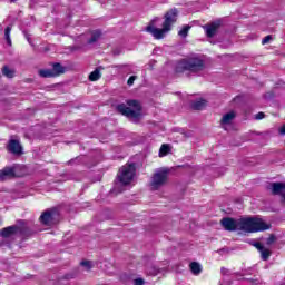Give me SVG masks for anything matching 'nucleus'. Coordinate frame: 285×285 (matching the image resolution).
Returning <instances> with one entry per match:
<instances>
[{
	"instance_id": "nucleus-20",
	"label": "nucleus",
	"mask_w": 285,
	"mask_h": 285,
	"mask_svg": "<svg viewBox=\"0 0 285 285\" xmlns=\"http://www.w3.org/2000/svg\"><path fill=\"white\" fill-rule=\"evenodd\" d=\"M193 110H204L206 108V100L200 99L191 104Z\"/></svg>"
},
{
	"instance_id": "nucleus-21",
	"label": "nucleus",
	"mask_w": 285,
	"mask_h": 285,
	"mask_svg": "<svg viewBox=\"0 0 285 285\" xmlns=\"http://www.w3.org/2000/svg\"><path fill=\"white\" fill-rule=\"evenodd\" d=\"M259 253L263 262H268V258L273 255V252L266 247H263Z\"/></svg>"
},
{
	"instance_id": "nucleus-4",
	"label": "nucleus",
	"mask_w": 285,
	"mask_h": 285,
	"mask_svg": "<svg viewBox=\"0 0 285 285\" xmlns=\"http://www.w3.org/2000/svg\"><path fill=\"white\" fill-rule=\"evenodd\" d=\"M1 237L8 238L12 237V235H21V237H30L32 232L30 227L26 226V220H18V225H12L3 228L0 232Z\"/></svg>"
},
{
	"instance_id": "nucleus-28",
	"label": "nucleus",
	"mask_w": 285,
	"mask_h": 285,
	"mask_svg": "<svg viewBox=\"0 0 285 285\" xmlns=\"http://www.w3.org/2000/svg\"><path fill=\"white\" fill-rule=\"evenodd\" d=\"M275 242H277V237L275 236V234H271L269 237L266 239V245L273 246Z\"/></svg>"
},
{
	"instance_id": "nucleus-41",
	"label": "nucleus",
	"mask_w": 285,
	"mask_h": 285,
	"mask_svg": "<svg viewBox=\"0 0 285 285\" xmlns=\"http://www.w3.org/2000/svg\"><path fill=\"white\" fill-rule=\"evenodd\" d=\"M10 3H17V0H9Z\"/></svg>"
},
{
	"instance_id": "nucleus-15",
	"label": "nucleus",
	"mask_w": 285,
	"mask_h": 285,
	"mask_svg": "<svg viewBox=\"0 0 285 285\" xmlns=\"http://www.w3.org/2000/svg\"><path fill=\"white\" fill-rule=\"evenodd\" d=\"M8 150L9 153H12V155H22L23 147L21 146V142L17 139H10L8 142Z\"/></svg>"
},
{
	"instance_id": "nucleus-24",
	"label": "nucleus",
	"mask_w": 285,
	"mask_h": 285,
	"mask_svg": "<svg viewBox=\"0 0 285 285\" xmlns=\"http://www.w3.org/2000/svg\"><path fill=\"white\" fill-rule=\"evenodd\" d=\"M79 164H83V156H77L67 161V166H79Z\"/></svg>"
},
{
	"instance_id": "nucleus-32",
	"label": "nucleus",
	"mask_w": 285,
	"mask_h": 285,
	"mask_svg": "<svg viewBox=\"0 0 285 285\" xmlns=\"http://www.w3.org/2000/svg\"><path fill=\"white\" fill-rule=\"evenodd\" d=\"M137 81V76H130L127 80V86H132Z\"/></svg>"
},
{
	"instance_id": "nucleus-1",
	"label": "nucleus",
	"mask_w": 285,
	"mask_h": 285,
	"mask_svg": "<svg viewBox=\"0 0 285 285\" xmlns=\"http://www.w3.org/2000/svg\"><path fill=\"white\" fill-rule=\"evenodd\" d=\"M271 224H267L262 218L247 216L238 218V230L240 233H262L269 230Z\"/></svg>"
},
{
	"instance_id": "nucleus-9",
	"label": "nucleus",
	"mask_w": 285,
	"mask_h": 285,
	"mask_svg": "<svg viewBox=\"0 0 285 285\" xmlns=\"http://www.w3.org/2000/svg\"><path fill=\"white\" fill-rule=\"evenodd\" d=\"M59 217V213L57 209H47L45 210L39 218V222L43 224V226H52L57 224V218Z\"/></svg>"
},
{
	"instance_id": "nucleus-39",
	"label": "nucleus",
	"mask_w": 285,
	"mask_h": 285,
	"mask_svg": "<svg viewBox=\"0 0 285 285\" xmlns=\"http://www.w3.org/2000/svg\"><path fill=\"white\" fill-rule=\"evenodd\" d=\"M220 273L222 275H228V269L226 267H222Z\"/></svg>"
},
{
	"instance_id": "nucleus-40",
	"label": "nucleus",
	"mask_w": 285,
	"mask_h": 285,
	"mask_svg": "<svg viewBox=\"0 0 285 285\" xmlns=\"http://www.w3.org/2000/svg\"><path fill=\"white\" fill-rule=\"evenodd\" d=\"M281 135H285V125L279 129Z\"/></svg>"
},
{
	"instance_id": "nucleus-35",
	"label": "nucleus",
	"mask_w": 285,
	"mask_h": 285,
	"mask_svg": "<svg viewBox=\"0 0 285 285\" xmlns=\"http://www.w3.org/2000/svg\"><path fill=\"white\" fill-rule=\"evenodd\" d=\"M264 117H266V114L259 111L258 114H256L255 119L259 120V119H264Z\"/></svg>"
},
{
	"instance_id": "nucleus-22",
	"label": "nucleus",
	"mask_w": 285,
	"mask_h": 285,
	"mask_svg": "<svg viewBox=\"0 0 285 285\" xmlns=\"http://www.w3.org/2000/svg\"><path fill=\"white\" fill-rule=\"evenodd\" d=\"M101 79V71H99V68H96L90 75H89V81H99Z\"/></svg>"
},
{
	"instance_id": "nucleus-8",
	"label": "nucleus",
	"mask_w": 285,
	"mask_h": 285,
	"mask_svg": "<svg viewBox=\"0 0 285 285\" xmlns=\"http://www.w3.org/2000/svg\"><path fill=\"white\" fill-rule=\"evenodd\" d=\"M157 21H159V18L151 20L150 24L147 26L146 31L149 32V35H153L154 39H164V37H166V32H170V29L166 26H163L161 29L156 28L155 22Z\"/></svg>"
},
{
	"instance_id": "nucleus-30",
	"label": "nucleus",
	"mask_w": 285,
	"mask_h": 285,
	"mask_svg": "<svg viewBox=\"0 0 285 285\" xmlns=\"http://www.w3.org/2000/svg\"><path fill=\"white\" fill-rule=\"evenodd\" d=\"M80 264H81V266L87 268V271H90V268H92V262H90V261H82Z\"/></svg>"
},
{
	"instance_id": "nucleus-7",
	"label": "nucleus",
	"mask_w": 285,
	"mask_h": 285,
	"mask_svg": "<svg viewBox=\"0 0 285 285\" xmlns=\"http://www.w3.org/2000/svg\"><path fill=\"white\" fill-rule=\"evenodd\" d=\"M66 72V67L61 66L59 62H55L51 69H40L38 71L39 77L42 79H52L55 77H60Z\"/></svg>"
},
{
	"instance_id": "nucleus-25",
	"label": "nucleus",
	"mask_w": 285,
	"mask_h": 285,
	"mask_svg": "<svg viewBox=\"0 0 285 285\" xmlns=\"http://www.w3.org/2000/svg\"><path fill=\"white\" fill-rule=\"evenodd\" d=\"M170 154V145L164 144L159 149V157H166V155Z\"/></svg>"
},
{
	"instance_id": "nucleus-18",
	"label": "nucleus",
	"mask_w": 285,
	"mask_h": 285,
	"mask_svg": "<svg viewBox=\"0 0 285 285\" xmlns=\"http://www.w3.org/2000/svg\"><path fill=\"white\" fill-rule=\"evenodd\" d=\"M233 119H235V111H229L223 116L222 124L228 125L233 121Z\"/></svg>"
},
{
	"instance_id": "nucleus-34",
	"label": "nucleus",
	"mask_w": 285,
	"mask_h": 285,
	"mask_svg": "<svg viewBox=\"0 0 285 285\" xmlns=\"http://www.w3.org/2000/svg\"><path fill=\"white\" fill-rule=\"evenodd\" d=\"M23 35H24L28 43H30V46H32V38H30V33H28V31H23Z\"/></svg>"
},
{
	"instance_id": "nucleus-11",
	"label": "nucleus",
	"mask_w": 285,
	"mask_h": 285,
	"mask_svg": "<svg viewBox=\"0 0 285 285\" xmlns=\"http://www.w3.org/2000/svg\"><path fill=\"white\" fill-rule=\"evenodd\" d=\"M179 17V11L177 8H173L168 10L164 16V22L163 26L167 28L168 30H173V24L177 23V18Z\"/></svg>"
},
{
	"instance_id": "nucleus-13",
	"label": "nucleus",
	"mask_w": 285,
	"mask_h": 285,
	"mask_svg": "<svg viewBox=\"0 0 285 285\" xmlns=\"http://www.w3.org/2000/svg\"><path fill=\"white\" fill-rule=\"evenodd\" d=\"M266 188L272 195H278L285 199V183H269Z\"/></svg>"
},
{
	"instance_id": "nucleus-2",
	"label": "nucleus",
	"mask_w": 285,
	"mask_h": 285,
	"mask_svg": "<svg viewBox=\"0 0 285 285\" xmlns=\"http://www.w3.org/2000/svg\"><path fill=\"white\" fill-rule=\"evenodd\" d=\"M206 69V62L199 56H191L181 59L176 66V72H191V75H199Z\"/></svg>"
},
{
	"instance_id": "nucleus-38",
	"label": "nucleus",
	"mask_w": 285,
	"mask_h": 285,
	"mask_svg": "<svg viewBox=\"0 0 285 285\" xmlns=\"http://www.w3.org/2000/svg\"><path fill=\"white\" fill-rule=\"evenodd\" d=\"M112 55H115L116 57L121 55V49L117 48L112 50Z\"/></svg>"
},
{
	"instance_id": "nucleus-19",
	"label": "nucleus",
	"mask_w": 285,
	"mask_h": 285,
	"mask_svg": "<svg viewBox=\"0 0 285 285\" xmlns=\"http://www.w3.org/2000/svg\"><path fill=\"white\" fill-rule=\"evenodd\" d=\"M189 268H190L193 275H199L202 273V264H199L197 262L190 263Z\"/></svg>"
},
{
	"instance_id": "nucleus-36",
	"label": "nucleus",
	"mask_w": 285,
	"mask_h": 285,
	"mask_svg": "<svg viewBox=\"0 0 285 285\" xmlns=\"http://www.w3.org/2000/svg\"><path fill=\"white\" fill-rule=\"evenodd\" d=\"M134 285H144V279L142 278L135 279Z\"/></svg>"
},
{
	"instance_id": "nucleus-10",
	"label": "nucleus",
	"mask_w": 285,
	"mask_h": 285,
	"mask_svg": "<svg viewBox=\"0 0 285 285\" xmlns=\"http://www.w3.org/2000/svg\"><path fill=\"white\" fill-rule=\"evenodd\" d=\"M220 226L228 233L239 230V218L224 217L220 219Z\"/></svg>"
},
{
	"instance_id": "nucleus-26",
	"label": "nucleus",
	"mask_w": 285,
	"mask_h": 285,
	"mask_svg": "<svg viewBox=\"0 0 285 285\" xmlns=\"http://www.w3.org/2000/svg\"><path fill=\"white\" fill-rule=\"evenodd\" d=\"M10 32H12V26H8L4 29V39L8 43V46H12V39H10Z\"/></svg>"
},
{
	"instance_id": "nucleus-29",
	"label": "nucleus",
	"mask_w": 285,
	"mask_h": 285,
	"mask_svg": "<svg viewBox=\"0 0 285 285\" xmlns=\"http://www.w3.org/2000/svg\"><path fill=\"white\" fill-rule=\"evenodd\" d=\"M112 68H117L118 70H125V72H128L130 70V66L128 65H115Z\"/></svg>"
},
{
	"instance_id": "nucleus-23",
	"label": "nucleus",
	"mask_w": 285,
	"mask_h": 285,
	"mask_svg": "<svg viewBox=\"0 0 285 285\" xmlns=\"http://www.w3.org/2000/svg\"><path fill=\"white\" fill-rule=\"evenodd\" d=\"M190 28H193L190 24H185L181 30L178 31V36L183 39H186L188 37V32L190 31Z\"/></svg>"
},
{
	"instance_id": "nucleus-16",
	"label": "nucleus",
	"mask_w": 285,
	"mask_h": 285,
	"mask_svg": "<svg viewBox=\"0 0 285 285\" xmlns=\"http://www.w3.org/2000/svg\"><path fill=\"white\" fill-rule=\"evenodd\" d=\"M16 70L13 68H9L8 65L2 67V75L7 77V79H14Z\"/></svg>"
},
{
	"instance_id": "nucleus-3",
	"label": "nucleus",
	"mask_w": 285,
	"mask_h": 285,
	"mask_svg": "<svg viewBox=\"0 0 285 285\" xmlns=\"http://www.w3.org/2000/svg\"><path fill=\"white\" fill-rule=\"evenodd\" d=\"M116 109L120 115L128 117V119H139L141 115V104L139 100H127V106L126 104H120L117 105Z\"/></svg>"
},
{
	"instance_id": "nucleus-31",
	"label": "nucleus",
	"mask_w": 285,
	"mask_h": 285,
	"mask_svg": "<svg viewBox=\"0 0 285 285\" xmlns=\"http://www.w3.org/2000/svg\"><path fill=\"white\" fill-rule=\"evenodd\" d=\"M273 41V36L268 35L265 38H263L262 43L263 46H266V43H271Z\"/></svg>"
},
{
	"instance_id": "nucleus-33",
	"label": "nucleus",
	"mask_w": 285,
	"mask_h": 285,
	"mask_svg": "<svg viewBox=\"0 0 285 285\" xmlns=\"http://www.w3.org/2000/svg\"><path fill=\"white\" fill-rule=\"evenodd\" d=\"M252 246H254L255 248H257L258 252H261L264 248V245H262V243H252Z\"/></svg>"
},
{
	"instance_id": "nucleus-5",
	"label": "nucleus",
	"mask_w": 285,
	"mask_h": 285,
	"mask_svg": "<svg viewBox=\"0 0 285 285\" xmlns=\"http://www.w3.org/2000/svg\"><path fill=\"white\" fill-rule=\"evenodd\" d=\"M136 166L135 164H127L122 166L118 174V180L122 186H128L135 178Z\"/></svg>"
},
{
	"instance_id": "nucleus-37",
	"label": "nucleus",
	"mask_w": 285,
	"mask_h": 285,
	"mask_svg": "<svg viewBox=\"0 0 285 285\" xmlns=\"http://www.w3.org/2000/svg\"><path fill=\"white\" fill-rule=\"evenodd\" d=\"M247 282H250L252 284H259V278H248Z\"/></svg>"
},
{
	"instance_id": "nucleus-12",
	"label": "nucleus",
	"mask_w": 285,
	"mask_h": 285,
	"mask_svg": "<svg viewBox=\"0 0 285 285\" xmlns=\"http://www.w3.org/2000/svg\"><path fill=\"white\" fill-rule=\"evenodd\" d=\"M222 28V20H215L212 23H207L203 26V29L205 30V35L208 39H213L215 35H217V31Z\"/></svg>"
},
{
	"instance_id": "nucleus-27",
	"label": "nucleus",
	"mask_w": 285,
	"mask_h": 285,
	"mask_svg": "<svg viewBox=\"0 0 285 285\" xmlns=\"http://www.w3.org/2000/svg\"><path fill=\"white\" fill-rule=\"evenodd\" d=\"M146 273L147 275H159V268L155 265H150V266H147V269H146Z\"/></svg>"
},
{
	"instance_id": "nucleus-14",
	"label": "nucleus",
	"mask_w": 285,
	"mask_h": 285,
	"mask_svg": "<svg viewBox=\"0 0 285 285\" xmlns=\"http://www.w3.org/2000/svg\"><path fill=\"white\" fill-rule=\"evenodd\" d=\"M17 168L14 166L12 167H4L0 170V181H6V179H13V177H17L16 173Z\"/></svg>"
},
{
	"instance_id": "nucleus-6",
	"label": "nucleus",
	"mask_w": 285,
	"mask_h": 285,
	"mask_svg": "<svg viewBox=\"0 0 285 285\" xmlns=\"http://www.w3.org/2000/svg\"><path fill=\"white\" fill-rule=\"evenodd\" d=\"M168 173H170V169L161 168L154 174L150 183L151 190H159L161 186H165L168 181Z\"/></svg>"
},
{
	"instance_id": "nucleus-17",
	"label": "nucleus",
	"mask_w": 285,
	"mask_h": 285,
	"mask_svg": "<svg viewBox=\"0 0 285 285\" xmlns=\"http://www.w3.org/2000/svg\"><path fill=\"white\" fill-rule=\"evenodd\" d=\"M99 39H101V31L95 30L94 32H91V38L87 41V43L89 45L97 43Z\"/></svg>"
}]
</instances>
